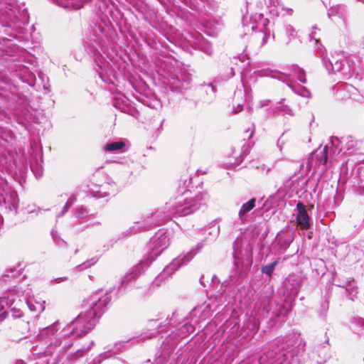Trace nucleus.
Wrapping results in <instances>:
<instances>
[{"label": "nucleus", "instance_id": "nucleus-1", "mask_svg": "<svg viewBox=\"0 0 364 364\" xmlns=\"http://www.w3.org/2000/svg\"><path fill=\"white\" fill-rule=\"evenodd\" d=\"M306 343L298 332L277 338L258 359L259 364H299Z\"/></svg>", "mask_w": 364, "mask_h": 364}, {"label": "nucleus", "instance_id": "nucleus-2", "mask_svg": "<svg viewBox=\"0 0 364 364\" xmlns=\"http://www.w3.org/2000/svg\"><path fill=\"white\" fill-rule=\"evenodd\" d=\"M209 199L207 193H200L194 197L184 198L181 196L174 203H166L165 207L159 210L152 217L159 218L156 225H162L171 218V216H186L193 213L201 205H205Z\"/></svg>", "mask_w": 364, "mask_h": 364}, {"label": "nucleus", "instance_id": "nucleus-3", "mask_svg": "<svg viewBox=\"0 0 364 364\" xmlns=\"http://www.w3.org/2000/svg\"><path fill=\"white\" fill-rule=\"evenodd\" d=\"M170 244L169 232L167 230L161 229L150 239L149 249L150 252L147 257L141 260L137 265L132 267L122 278L121 285L128 284L135 280L142 272L146 269L155 259L166 250Z\"/></svg>", "mask_w": 364, "mask_h": 364}, {"label": "nucleus", "instance_id": "nucleus-4", "mask_svg": "<svg viewBox=\"0 0 364 364\" xmlns=\"http://www.w3.org/2000/svg\"><path fill=\"white\" fill-rule=\"evenodd\" d=\"M111 301L110 293L99 289L83 301V307L89 309L80 312L75 318H100Z\"/></svg>", "mask_w": 364, "mask_h": 364}, {"label": "nucleus", "instance_id": "nucleus-5", "mask_svg": "<svg viewBox=\"0 0 364 364\" xmlns=\"http://www.w3.org/2000/svg\"><path fill=\"white\" fill-rule=\"evenodd\" d=\"M104 32L105 26L102 23H95L84 40V46L86 50L89 53L94 55L95 61L101 70H104L106 68V62L104 61V58L100 54V51L104 52L105 44Z\"/></svg>", "mask_w": 364, "mask_h": 364}, {"label": "nucleus", "instance_id": "nucleus-6", "mask_svg": "<svg viewBox=\"0 0 364 364\" xmlns=\"http://www.w3.org/2000/svg\"><path fill=\"white\" fill-rule=\"evenodd\" d=\"M18 10L11 4H7L4 0H0V24L2 27H9L13 31L23 33L21 23H27L25 14L23 19H20L18 14Z\"/></svg>", "mask_w": 364, "mask_h": 364}, {"label": "nucleus", "instance_id": "nucleus-7", "mask_svg": "<svg viewBox=\"0 0 364 364\" xmlns=\"http://www.w3.org/2000/svg\"><path fill=\"white\" fill-rule=\"evenodd\" d=\"M252 249V245L246 240L245 235L241 233L233 243L234 264L237 267L240 264L243 265L245 258L247 260V264H249Z\"/></svg>", "mask_w": 364, "mask_h": 364}, {"label": "nucleus", "instance_id": "nucleus-8", "mask_svg": "<svg viewBox=\"0 0 364 364\" xmlns=\"http://www.w3.org/2000/svg\"><path fill=\"white\" fill-rule=\"evenodd\" d=\"M191 75L185 69L178 68L167 85L171 91L183 92L191 88Z\"/></svg>", "mask_w": 364, "mask_h": 364}, {"label": "nucleus", "instance_id": "nucleus-9", "mask_svg": "<svg viewBox=\"0 0 364 364\" xmlns=\"http://www.w3.org/2000/svg\"><path fill=\"white\" fill-rule=\"evenodd\" d=\"M203 247L202 243H198L196 245V250H191L186 255H181L177 258L174 259L168 266H166L163 272L159 274V277H164L166 274H171L174 271L177 270L180 267L186 264L192 258L196 255L198 251Z\"/></svg>", "mask_w": 364, "mask_h": 364}, {"label": "nucleus", "instance_id": "nucleus-10", "mask_svg": "<svg viewBox=\"0 0 364 364\" xmlns=\"http://www.w3.org/2000/svg\"><path fill=\"white\" fill-rule=\"evenodd\" d=\"M317 53L319 54L322 60L323 64L328 73H337L341 71L346 65V60L341 56H333L332 59H327L325 57L326 50L320 45L317 48Z\"/></svg>", "mask_w": 364, "mask_h": 364}, {"label": "nucleus", "instance_id": "nucleus-11", "mask_svg": "<svg viewBox=\"0 0 364 364\" xmlns=\"http://www.w3.org/2000/svg\"><path fill=\"white\" fill-rule=\"evenodd\" d=\"M95 320H72L67 325V331L77 336H82L92 331L96 325Z\"/></svg>", "mask_w": 364, "mask_h": 364}, {"label": "nucleus", "instance_id": "nucleus-12", "mask_svg": "<svg viewBox=\"0 0 364 364\" xmlns=\"http://www.w3.org/2000/svg\"><path fill=\"white\" fill-rule=\"evenodd\" d=\"M301 285V277L296 274L289 275L283 282L284 293L289 300L296 298Z\"/></svg>", "mask_w": 364, "mask_h": 364}, {"label": "nucleus", "instance_id": "nucleus-13", "mask_svg": "<svg viewBox=\"0 0 364 364\" xmlns=\"http://www.w3.org/2000/svg\"><path fill=\"white\" fill-rule=\"evenodd\" d=\"M188 42L196 49H198L208 55H212L213 48L211 44L200 33H191Z\"/></svg>", "mask_w": 364, "mask_h": 364}, {"label": "nucleus", "instance_id": "nucleus-14", "mask_svg": "<svg viewBox=\"0 0 364 364\" xmlns=\"http://www.w3.org/2000/svg\"><path fill=\"white\" fill-rule=\"evenodd\" d=\"M157 73L167 82L173 77L178 68H175L173 62L170 59L159 60L156 63Z\"/></svg>", "mask_w": 364, "mask_h": 364}, {"label": "nucleus", "instance_id": "nucleus-15", "mask_svg": "<svg viewBox=\"0 0 364 364\" xmlns=\"http://www.w3.org/2000/svg\"><path fill=\"white\" fill-rule=\"evenodd\" d=\"M296 209L298 213L296 215V223L302 230H308L312 225V221L309 214L307 213L306 206L303 203L299 202L296 204Z\"/></svg>", "mask_w": 364, "mask_h": 364}, {"label": "nucleus", "instance_id": "nucleus-16", "mask_svg": "<svg viewBox=\"0 0 364 364\" xmlns=\"http://www.w3.org/2000/svg\"><path fill=\"white\" fill-rule=\"evenodd\" d=\"M159 218H155L151 216L150 218H147L146 220L136 222L134 225L129 229V235L136 234L142 231L148 230L154 226H157L156 223L159 221Z\"/></svg>", "mask_w": 364, "mask_h": 364}, {"label": "nucleus", "instance_id": "nucleus-17", "mask_svg": "<svg viewBox=\"0 0 364 364\" xmlns=\"http://www.w3.org/2000/svg\"><path fill=\"white\" fill-rule=\"evenodd\" d=\"M256 198H252L247 202L243 203L238 213V218L241 223L250 220V213L255 207Z\"/></svg>", "mask_w": 364, "mask_h": 364}, {"label": "nucleus", "instance_id": "nucleus-18", "mask_svg": "<svg viewBox=\"0 0 364 364\" xmlns=\"http://www.w3.org/2000/svg\"><path fill=\"white\" fill-rule=\"evenodd\" d=\"M4 304H7L6 298L4 296L0 297V318H6L7 317H12L13 318H19L23 315L19 309H11L8 311L9 308H6Z\"/></svg>", "mask_w": 364, "mask_h": 364}, {"label": "nucleus", "instance_id": "nucleus-19", "mask_svg": "<svg viewBox=\"0 0 364 364\" xmlns=\"http://www.w3.org/2000/svg\"><path fill=\"white\" fill-rule=\"evenodd\" d=\"M353 87L348 84H341L333 88L338 100L343 101L350 97V92Z\"/></svg>", "mask_w": 364, "mask_h": 364}, {"label": "nucleus", "instance_id": "nucleus-20", "mask_svg": "<svg viewBox=\"0 0 364 364\" xmlns=\"http://www.w3.org/2000/svg\"><path fill=\"white\" fill-rule=\"evenodd\" d=\"M294 240L292 234L288 232H280L277 234L276 240L278 245V250L285 251L292 242Z\"/></svg>", "mask_w": 364, "mask_h": 364}, {"label": "nucleus", "instance_id": "nucleus-21", "mask_svg": "<svg viewBox=\"0 0 364 364\" xmlns=\"http://www.w3.org/2000/svg\"><path fill=\"white\" fill-rule=\"evenodd\" d=\"M58 6L67 9L77 10L83 6V5L91 0H53Z\"/></svg>", "mask_w": 364, "mask_h": 364}, {"label": "nucleus", "instance_id": "nucleus-22", "mask_svg": "<svg viewBox=\"0 0 364 364\" xmlns=\"http://www.w3.org/2000/svg\"><path fill=\"white\" fill-rule=\"evenodd\" d=\"M113 105L122 112L128 113L137 118L139 113L131 107L122 97H117L113 101Z\"/></svg>", "mask_w": 364, "mask_h": 364}, {"label": "nucleus", "instance_id": "nucleus-23", "mask_svg": "<svg viewBox=\"0 0 364 364\" xmlns=\"http://www.w3.org/2000/svg\"><path fill=\"white\" fill-rule=\"evenodd\" d=\"M171 353V350L164 342L156 354V358L153 364H165L168 360Z\"/></svg>", "mask_w": 364, "mask_h": 364}, {"label": "nucleus", "instance_id": "nucleus-24", "mask_svg": "<svg viewBox=\"0 0 364 364\" xmlns=\"http://www.w3.org/2000/svg\"><path fill=\"white\" fill-rule=\"evenodd\" d=\"M210 316H211V311L210 309L209 304L204 303L193 309L191 318H193L194 317L207 318Z\"/></svg>", "mask_w": 364, "mask_h": 364}, {"label": "nucleus", "instance_id": "nucleus-25", "mask_svg": "<svg viewBox=\"0 0 364 364\" xmlns=\"http://www.w3.org/2000/svg\"><path fill=\"white\" fill-rule=\"evenodd\" d=\"M289 70L293 78L296 77L298 81L303 84L306 83V72L303 68L296 65H292Z\"/></svg>", "mask_w": 364, "mask_h": 364}, {"label": "nucleus", "instance_id": "nucleus-26", "mask_svg": "<svg viewBox=\"0 0 364 364\" xmlns=\"http://www.w3.org/2000/svg\"><path fill=\"white\" fill-rule=\"evenodd\" d=\"M274 295V289L270 285H264L260 293L259 299L261 300V303L262 304H265L268 303L270 299L273 297Z\"/></svg>", "mask_w": 364, "mask_h": 364}, {"label": "nucleus", "instance_id": "nucleus-27", "mask_svg": "<svg viewBox=\"0 0 364 364\" xmlns=\"http://www.w3.org/2000/svg\"><path fill=\"white\" fill-rule=\"evenodd\" d=\"M343 287L345 288V294L350 300H353L358 294V287L354 283V280L348 281L346 285Z\"/></svg>", "mask_w": 364, "mask_h": 364}, {"label": "nucleus", "instance_id": "nucleus-28", "mask_svg": "<svg viewBox=\"0 0 364 364\" xmlns=\"http://www.w3.org/2000/svg\"><path fill=\"white\" fill-rule=\"evenodd\" d=\"M75 216L80 220V223L86 222L90 218H92V215H89L87 209L83 206L76 208L75 210Z\"/></svg>", "mask_w": 364, "mask_h": 364}, {"label": "nucleus", "instance_id": "nucleus-29", "mask_svg": "<svg viewBox=\"0 0 364 364\" xmlns=\"http://www.w3.org/2000/svg\"><path fill=\"white\" fill-rule=\"evenodd\" d=\"M331 151H332V149H331ZM331 153H329V146L328 145H326L324 146V148L321 151H316L315 154V156L316 160L321 164H326L328 159L329 154L331 155Z\"/></svg>", "mask_w": 364, "mask_h": 364}, {"label": "nucleus", "instance_id": "nucleus-30", "mask_svg": "<svg viewBox=\"0 0 364 364\" xmlns=\"http://www.w3.org/2000/svg\"><path fill=\"white\" fill-rule=\"evenodd\" d=\"M124 146H125V143L122 141H112V142L107 143L105 146L104 149L106 151H109V152L123 151Z\"/></svg>", "mask_w": 364, "mask_h": 364}, {"label": "nucleus", "instance_id": "nucleus-31", "mask_svg": "<svg viewBox=\"0 0 364 364\" xmlns=\"http://www.w3.org/2000/svg\"><path fill=\"white\" fill-rule=\"evenodd\" d=\"M295 94L300 95L304 97L310 98L311 93L309 90L301 85H296L295 81L292 83L291 86L289 87Z\"/></svg>", "mask_w": 364, "mask_h": 364}, {"label": "nucleus", "instance_id": "nucleus-32", "mask_svg": "<svg viewBox=\"0 0 364 364\" xmlns=\"http://www.w3.org/2000/svg\"><path fill=\"white\" fill-rule=\"evenodd\" d=\"M346 13V8L343 5H336L331 6L328 10V16L331 18L332 16H338L343 17Z\"/></svg>", "mask_w": 364, "mask_h": 364}, {"label": "nucleus", "instance_id": "nucleus-33", "mask_svg": "<svg viewBox=\"0 0 364 364\" xmlns=\"http://www.w3.org/2000/svg\"><path fill=\"white\" fill-rule=\"evenodd\" d=\"M45 301H37L33 299H29L27 301V305L31 311L42 312L45 309Z\"/></svg>", "mask_w": 364, "mask_h": 364}, {"label": "nucleus", "instance_id": "nucleus-34", "mask_svg": "<svg viewBox=\"0 0 364 364\" xmlns=\"http://www.w3.org/2000/svg\"><path fill=\"white\" fill-rule=\"evenodd\" d=\"M274 77L277 78L278 80L283 82L285 83L289 87L291 86L292 83L294 81V78L291 77V74L289 73H279L277 75Z\"/></svg>", "mask_w": 364, "mask_h": 364}, {"label": "nucleus", "instance_id": "nucleus-35", "mask_svg": "<svg viewBox=\"0 0 364 364\" xmlns=\"http://www.w3.org/2000/svg\"><path fill=\"white\" fill-rule=\"evenodd\" d=\"M350 327L355 333L364 336V320H352Z\"/></svg>", "mask_w": 364, "mask_h": 364}, {"label": "nucleus", "instance_id": "nucleus-36", "mask_svg": "<svg viewBox=\"0 0 364 364\" xmlns=\"http://www.w3.org/2000/svg\"><path fill=\"white\" fill-rule=\"evenodd\" d=\"M342 140V142H345L346 144V148L349 151H354L358 144V141L352 136L343 137Z\"/></svg>", "mask_w": 364, "mask_h": 364}, {"label": "nucleus", "instance_id": "nucleus-37", "mask_svg": "<svg viewBox=\"0 0 364 364\" xmlns=\"http://www.w3.org/2000/svg\"><path fill=\"white\" fill-rule=\"evenodd\" d=\"M277 263H278L277 260H275V261L262 267V269H261L262 272L269 277H271Z\"/></svg>", "mask_w": 364, "mask_h": 364}, {"label": "nucleus", "instance_id": "nucleus-38", "mask_svg": "<svg viewBox=\"0 0 364 364\" xmlns=\"http://www.w3.org/2000/svg\"><path fill=\"white\" fill-rule=\"evenodd\" d=\"M283 100H284V99H282L279 102V105L277 107H275V109L282 112L285 114H289V115L293 116L294 115L293 110L289 107V106H288L287 105H282Z\"/></svg>", "mask_w": 364, "mask_h": 364}, {"label": "nucleus", "instance_id": "nucleus-39", "mask_svg": "<svg viewBox=\"0 0 364 364\" xmlns=\"http://www.w3.org/2000/svg\"><path fill=\"white\" fill-rule=\"evenodd\" d=\"M38 80H41L43 87L45 90L48 92L50 91V85L48 82V77L43 73H38Z\"/></svg>", "mask_w": 364, "mask_h": 364}, {"label": "nucleus", "instance_id": "nucleus-40", "mask_svg": "<svg viewBox=\"0 0 364 364\" xmlns=\"http://www.w3.org/2000/svg\"><path fill=\"white\" fill-rule=\"evenodd\" d=\"M96 262H97V259L92 258L91 259L87 260V261L83 262L82 264L77 266L76 269L78 271H82V270L91 267L92 265L95 264L96 263Z\"/></svg>", "mask_w": 364, "mask_h": 364}, {"label": "nucleus", "instance_id": "nucleus-41", "mask_svg": "<svg viewBox=\"0 0 364 364\" xmlns=\"http://www.w3.org/2000/svg\"><path fill=\"white\" fill-rule=\"evenodd\" d=\"M31 168L36 178H40L42 176V175H43L42 166L41 165H39L38 163H36L35 164H31Z\"/></svg>", "mask_w": 364, "mask_h": 364}, {"label": "nucleus", "instance_id": "nucleus-42", "mask_svg": "<svg viewBox=\"0 0 364 364\" xmlns=\"http://www.w3.org/2000/svg\"><path fill=\"white\" fill-rule=\"evenodd\" d=\"M85 348L77 349L73 354H70L68 356L70 360L73 361L77 360L78 358L82 357L85 353H86Z\"/></svg>", "mask_w": 364, "mask_h": 364}, {"label": "nucleus", "instance_id": "nucleus-43", "mask_svg": "<svg viewBox=\"0 0 364 364\" xmlns=\"http://www.w3.org/2000/svg\"><path fill=\"white\" fill-rule=\"evenodd\" d=\"M285 33L289 40L294 39L296 36L295 29L291 25L285 26Z\"/></svg>", "mask_w": 364, "mask_h": 364}, {"label": "nucleus", "instance_id": "nucleus-44", "mask_svg": "<svg viewBox=\"0 0 364 364\" xmlns=\"http://www.w3.org/2000/svg\"><path fill=\"white\" fill-rule=\"evenodd\" d=\"M9 198L11 200V203L9 204L10 210H16L17 208V195L16 193L11 192L9 193Z\"/></svg>", "mask_w": 364, "mask_h": 364}, {"label": "nucleus", "instance_id": "nucleus-45", "mask_svg": "<svg viewBox=\"0 0 364 364\" xmlns=\"http://www.w3.org/2000/svg\"><path fill=\"white\" fill-rule=\"evenodd\" d=\"M329 298L330 296L328 294L324 296V299L321 304V314H324L328 309Z\"/></svg>", "mask_w": 364, "mask_h": 364}, {"label": "nucleus", "instance_id": "nucleus-46", "mask_svg": "<svg viewBox=\"0 0 364 364\" xmlns=\"http://www.w3.org/2000/svg\"><path fill=\"white\" fill-rule=\"evenodd\" d=\"M75 201V198L70 197L65 204L62 212L58 215V217L63 215L68 210L70 207L74 203Z\"/></svg>", "mask_w": 364, "mask_h": 364}, {"label": "nucleus", "instance_id": "nucleus-47", "mask_svg": "<svg viewBox=\"0 0 364 364\" xmlns=\"http://www.w3.org/2000/svg\"><path fill=\"white\" fill-rule=\"evenodd\" d=\"M191 180L192 178L191 177H188L187 178H183L181 180L179 187L181 186V183H183V188H184V191L183 193H186L187 192V188L190 187L191 184Z\"/></svg>", "mask_w": 364, "mask_h": 364}, {"label": "nucleus", "instance_id": "nucleus-48", "mask_svg": "<svg viewBox=\"0 0 364 364\" xmlns=\"http://www.w3.org/2000/svg\"><path fill=\"white\" fill-rule=\"evenodd\" d=\"M159 331L156 330H152L150 331H148L145 333L144 335H142L141 339L144 338H151L154 337H156L158 335Z\"/></svg>", "mask_w": 364, "mask_h": 364}, {"label": "nucleus", "instance_id": "nucleus-49", "mask_svg": "<svg viewBox=\"0 0 364 364\" xmlns=\"http://www.w3.org/2000/svg\"><path fill=\"white\" fill-rule=\"evenodd\" d=\"M124 342H118L115 343L114 348L112 349V351L114 354H117L119 352V350L124 347Z\"/></svg>", "mask_w": 364, "mask_h": 364}, {"label": "nucleus", "instance_id": "nucleus-50", "mask_svg": "<svg viewBox=\"0 0 364 364\" xmlns=\"http://www.w3.org/2000/svg\"><path fill=\"white\" fill-rule=\"evenodd\" d=\"M26 81L29 85L34 86L36 83V78L33 73L29 74L28 78L27 80H23Z\"/></svg>", "mask_w": 364, "mask_h": 364}, {"label": "nucleus", "instance_id": "nucleus-51", "mask_svg": "<svg viewBox=\"0 0 364 364\" xmlns=\"http://www.w3.org/2000/svg\"><path fill=\"white\" fill-rule=\"evenodd\" d=\"M255 131V124H251V127H248L247 129L245 131V134L247 135V137L248 139L252 138Z\"/></svg>", "mask_w": 364, "mask_h": 364}, {"label": "nucleus", "instance_id": "nucleus-52", "mask_svg": "<svg viewBox=\"0 0 364 364\" xmlns=\"http://www.w3.org/2000/svg\"><path fill=\"white\" fill-rule=\"evenodd\" d=\"M198 102L192 100H186V107L187 109H194L197 107Z\"/></svg>", "mask_w": 364, "mask_h": 364}, {"label": "nucleus", "instance_id": "nucleus-53", "mask_svg": "<svg viewBox=\"0 0 364 364\" xmlns=\"http://www.w3.org/2000/svg\"><path fill=\"white\" fill-rule=\"evenodd\" d=\"M98 357L101 358V361L102 362V360L112 357V352L108 350L107 352L102 353L98 355Z\"/></svg>", "mask_w": 364, "mask_h": 364}, {"label": "nucleus", "instance_id": "nucleus-54", "mask_svg": "<svg viewBox=\"0 0 364 364\" xmlns=\"http://www.w3.org/2000/svg\"><path fill=\"white\" fill-rule=\"evenodd\" d=\"M341 142V141H340V139L336 136H332L331 138V143L332 146H336V148L338 146Z\"/></svg>", "mask_w": 364, "mask_h": 364}, {"label": "nucleus", "instance_id": "nucleus-55", "mask_svg": "<svg viewBox=\"0 0 364 364\" xmlns=\"http://www.w3.org/2000/svg\"><path fill=\"white\" fill-rule=\"evenodd\" d=\"M53 241L60 247H63L65 244V241L59 235L57 237L56 240H54Z\"/></svg>", "mask_w": 364, "mask_h": 364}, {"label": "nucleus", "instance_id": "nucleus-56", "mask_svg": "<svg viewBox=\"0 0 364 364\" xmlns=\"http://www.w3.org/2000/svg\"><path fill=\"white\" fill-rule=\"evenodd\" d=\"M257 168H258L262 172L265 171L266 174H267L270 171V168H267L264 164H262L261 166H257Z\"/></svg>", "mask_w": 364, "mask_h": 364}, {"label": "nucleus", "instance_id": "nucleus-57", "mask_svg": "<svg viewBox=\"0 0 364 364\" xmlns=\"http://www.w3.org/2000/svg\"><path fill=\"white\" fill-rule=\"evenodd\" d=\"M262 45H264V44H265L267 42V40L269 38L270 34L269 33H262Z\"/></svg>", "mask_w": 364, "mask_h": 364}, {"label": "nucleus", "instance_id": "nucleus-58", "mask_svg": "<svg viewBox=\"0 0 364 364\" xmlns=\"http://www.w3.org/2000/svg\"><path fill=\"white\" fill-rule=\"evenodd\" d=\"M101 358L97 356L91 362H90L88 364H101Z\"/></svg>", "mask_w": 364, "mask_h": 364}, {"label": "nucleus", "instance_id": "nucleus-59", "mask_svg": "<svg viewBox=\"0 0 364 364\" xmlns=\"http://www.w3.org/2000/svg\"><path fill=\"white\" fill-rule=\"evenodd\" d=\"M269 103H270L269 100H261L259 102V105H260V107H263L269 105Z\"/></svg>", "mask_w": 364, "mask_h": 364}, {"label": "nucleus", "instance_id": "nucleus-60", "mask_svg": "<svg viewBox=\"0 0 364 364\" xmlns=\"http://www.w3.org/2000/svg\"><path fill=\"white\" fill-rule=\"evenodd\" d=\"M238 59L242 63H245V60H248V58L247 55L241 54L238 56Z\"/></svg>", "mask_w": 364, "mask_h": 364}, {"label": "nucleus", "instance_id": "nucleus-61", "mask_svg": "<svg viewBox=\"0 0 364 364\" xmlns=\"http://www.w3.org/2000/svg\"><path fill=\"white\" fill-rule=\"evenodd\" d=\"M270 6H277L279 4V0H268Z\"/></svg>", "mask_w": 364, "mask_h": 364}, {"label": "nucleus", "instance_id": "nucleus-62", "mask_svg": "<svg viewBox=\"0 0 364 364\" xmlns=\"http://www.w3.org/2000/svg\"><path fill=\"white\" fill-rule=\"evenodd\" d=\"M51 235H52L53 240H56L57 237L58 236L57 231H55L54 230H53L51 231Z\"/></svg>", "mask_w": 364, "mask_h": 364}, {"label": "nucleus", "instance_id": "nucleus-63", "mask_svg": "<svg viewBox=\"0 0 364 364\" xmlns=\"http://www.w3.org/2000/svg\"><path fill=\"white\" fill-rule=\"evenodd\" d=\"M242 105L238 104L237 107L235 109V112L238 113L239 112H240L242 109Z\"/></svg>", "mask_w": 364, "mask_h": 364}, {"label": "nucleus", "instance_id": "nucleus-64", "mask_svg": "<svg viewBox=\"0 0 364 364\" xmlns=\"http://www.w3.org/2000/svg\"><path fill=\"white\" fill-rule=\"evenodd\" d=\"M212 282H213V284H215V283L218 284V283L220 282H219V280H218V277H217L215 275H213V276L212 277Z\"/></svg>", "mask_w": 364, "mask_h": 364}]
</instances>
